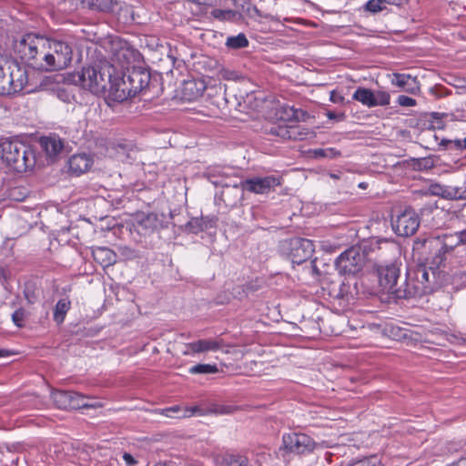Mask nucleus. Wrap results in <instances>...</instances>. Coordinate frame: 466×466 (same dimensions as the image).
I'll list each match as a JSON object with an SVG mask.
<instances>
[{
  "label": "nucleus",
  "instance_id": "nucleus-1",
  "mask_svg": "<svg viewBox=\"0 0 466 466\" xmlns=\"http://www.w3.org/2000/svg\"><path fill=\"white\" fill-rule=\"evenodd\" d=\"M15 56L28 66L42 71L66 68L73 57L72 47L64 41L26 34L13 44Z\"/></svg>",
  "mask_w": 466,
  "mask_h": 466
},
{
  "label": "nucleus",
  "instance_id": "nucleus-2",
  "mask_svg": "<svg viewBox=\"0 0 466 466\" xmlns=\"http://www.w3.org/2000/svg\"><path fill=\"white\" fill-rule=\"evenodd\" d=\"M151 76L143 67H132L116 74L115 82L109 89V96L117 102L125 101L140 94H146L150 88Z\"/></svg>",
  "mask_w": 466,
  "mask_h": 466
},
{
  "label": "nucleus",
  "instance_id": "nucleus-3",
  "mask_svg": "<svg viewBox=\"0 0 466 466\" xmlns=\"http://www.w3.org/2000/svg\"><path fill=\"white\" fill-rule=\"evenodd\" d=\"M382 244L390 245L397 249V247L387 239L371 238L360 246H352L341 253L335 261L336 269L340 275L358 274L367 262V252L380 249Z\"/></svg>",
  "mask_w": 466,
  "mask_h": 466
},
{
  "label": "nucleus",
  "instance_id": "nucleus-4",
  "mask_svg": "<svg viewBox=\"0 0 466 466\" xmlns=\"http://www.w3.org/2000/svg\"><path fill=\"white\" fill-rule=\"evenodd\" d=\"M112 70L113 65H109L107 61H100L93 66H84L74 76V82L96 95L106 90L109 92L116 76Z\"/></svg>",
  "mask_w": 466,
  "mask_h": 466
},
{
  "label": "nucleus",
  "instance_id": "nucleus-5",
  "mask_svg": "<svg viewBox=\"0 0 466 466\" xmlns=\"http://www.w3.org/2000/svg\"><path fill=\"white\" fill-rule=\"evenodd\" d=\"M2 160L14 171L22 173L35 164L34 149L19 140L5 139L0 143Z\"/></svg>",
  "mask_w": 466,
  "mask_h": 466
},
{
  "label": "nucleus",
  "instance_id": "nucleus-6",
  "mask_svg": "<svg viewBox=\"0 0 466 466\" xmlns=\"http://www.w3.org/2000/svg\"><path fill=\"white\" fill-rule=\"evenodd\" d=\"M26 86V70L17 62L0 56V95L20 92Z\"/></svg>",
  "mask_w": 466,
  "mask_h": 466
},
{
  "label": "nucleus",
  "instance_id": "nucleus-7",
  "mask_svg": "<svg viewBox=\"0 0 466 466\" xmlns=\"http://www.w3.org/2000/svg\"><path fill=\"white\" fill-rule=\"evenodd\" d=\"M106 50L110 54L109 65H113L112 72L116 75L127 70L129 66L139 58V53L126 40L118 36H111L105 43Z\"/></svg>",
  "mask_w": 466,
  "mask_h": 466
},
{
  "label": "nucleus",
  "instance_id": "nucleus-8",
  "mask_svg": "<svg viewBox=\"0 0 466 466\" xmlns=\"http://www.w3.org/2000/svg\"><path fill=\"white\" fill-rule=\"evenodd\" d=\"M305 115L303 110L296 109L294 106H280L276 112V116L279 120L289 124L285 127L279 125L277 135L284 139H303L307 133L302 131L301 127L296 123L304 119Z\"/></svg>",
  "mask_w": 466,
  "mask_h": 466
},
{
  "label": "nucleus",
  "instance_id": "nucleus-9",
  "mask_svg": "<svg viewBox=\"0 0 466 466\" xmlns=\"http://www.w3.org/2000/svg\"><path fill=\"white\" fill-rule=\"evenodd\" d=\"M401 263L393 260L390 263L380 264L377 267L379 285L382 291L395 296L398 299L407 298L405 284L398 286V279L400 276Z\"/></svg>",
  "mask_w": 466,
  "mask_h": 466
},
{
  "label": "nucleus",
  "instance_id": "nucleus-10",
  "mask_svg": "<svg viewBox=\"0 0 466 466\" xmlns=\"http://www.w3.org/2000/svg\"><path fill=\"white\" fill-rule=\"evenodd\" d=\"M425 245L430 248L435 249L433 264L440 267L446 259V255L451 253L455 248L461 245L459 231L444 234L425 240Z\"/></svg>",
  "mask_w": 466,
  "mask_h": 466
},
{
  "label": "nucleus",
  "instance_id": "nucleus-11",
  "mask_svg": "<svg viewBox=\"0 0 466 466\" xmlns=\"http://www.w3.org/2000/svg\"><path fill=\"white\" fill-rule=\"evenodd\" d=\"M282 441L283 447L287 451L296 454L309 453L319 446L328 447L325 441L317 444L307 434L297 432L285 434L282 438Z\"/></svg>",
  "mask_w": 466,
  "mask_h": 466
},
{
  "label": "nucleus",
  "instance_id": "nucleus-12",
  "mask_svg": "<svg viewBox=\"0 0 466 466\" xmlns=\"http://www.w3.org/2000/svg\"><path fill=\"white\" fill-rule=\"evenodd\" d=\"M407 273V279L405 281V292H407V298L420 296L427 292H430L431 289L429 287L430 272L423 267L420 266L413 271Z\"/></svg>",
  "mask_w": 466,
  "mask_h": 466
},
{
  "label": "nucleus",
  "instance_id": "nucleus-13",
  "mask_svg": "<svg viewBox=\"0 0 466 466\" xmlns=\"http://www.w3.org/2000/svg\"><path fill=\"white\" fill-rule=\"evenodd\" d=\"M420 220L419 215L411 208H406L392 219L394 232L401 237H409L416 233Z\"/></svg>",
  "mask_w": 466,
  "mask_h": 466
},
{
  "label": "nucleus",
  "instance_id": "nucleus-14",
  "mask_svg": "<svg viewBox=\"0 0 466 466\" xmlns=\"http://www.w3.org/2000/svg\"><path fill=\"white\" fill-rule=\"evenodd\" d=\"M285 249L291 262L299 265L312 257L314 245L309 239L295 238L286 243Z\"/></svg>",
  "mask_w": 466,
  "mask_h": 466
},
{
  "label": "nucleus",
  "instance_id": "nucleus-15",
  "mask_svg": "<svg viewBox=\"0 0 466 466\" xmlns=\"http://www.w3.org/2000/svg\"><path fill=\"white\" fill-rule=\"evenodd\" d=\"M280 184L279 177L274 175L255 177L241 182L243 190L255 194H265Z\"/></svg>",
  "mask_w": 466,
  "mask_h": 466
},
{
  "label": "nucleus",
  "instance_id": "nucleus-16",
  "mask_svg": "<svg viewBox=\"0 0 466 466\" xmlns=\"http://www.w3.org/2000/svg\"><path fill=\"white\" fill-rule=\"evenodd\" d=\"M51 398L59 409H81L88 406L84 401V396L75 391L56 390L52 392Z\"/></svg>",
  "mask_w": 466,
  "mask_h": 466
},
{
  "label": "nucleus",
  "instance_id": "nucleus-17",
  "mask_svg": "<svg viewBox=\"0 0 466 466\" xmlns=\"http://www.w3.org/2000/svg\"><path fill=\"white\" fill-rule=\"evenodd\" d=\"M137 230L143 235H147L157 229L162 223L156 213H141L137 216Z\"/></svg>",
  "mask_w": 466,
  "mask_h": 466
},
{
  "label": "nucleus",
  "instance_id": "nucleus-18",
  "mask_svg": "<svg viewBox=\"0 0 466 466\" xmlns=\"http://www.w3.org/2000/svg\"><path fill=\"white\" fill-rule=\"evenodd\" d=\"M92 165V157L86 153L75 154L68 159V169L76 176L88 171Z\"/></svg>",
  "mask_w": 466,
  "mask_h": 466
},
{
  "label": "nucleus",
  "instance_id": "nucleus-19",
  "mask_svg": "<svg viewBox=\"0 0 466 466\" xmlns=\"http://www.w3.org/2000/svg\"><path fill=\"white\" fill-rule=\"evenodd\" d=\"M390 83L410 94H416L420 91L417 78L409 74L395 73L391 76Z\"/></svg>",
  "mask_w": 466,
  "mask_h": 466
},
{
  "label": "nucleus",
  "instance_id": "nucleus-20",
  "mask_svg": "<svg viewBox=\"0 0 466 466\" xmlns=\"http://www.w3.org/2000/svg\"><path fill=\"white\" fill-rule=\"evenodd\" d=\"M433 195L440 196L446 199H464L466 198V189L462 190L457 187L434 184L431 187Z\"/></svg>",
  "mask_w": 466,
  "mask_h": 466
},
{
  "label": "nucleus",
  "instance_id": "nucleus-21",
  "mask_svg": "<svg viewBox=\"0 0 466 466\" xmlns=\"http://www.w3.org/2000/svg\"><path fill=\"white\" fill-rule=\"evenodd\" d=\"M40 146L48 157H56L63 149V142L61 138L56 135L41 137Z\"/></svg>",
  "mask_w": 466,
  "mask_h": 466
},
{
  "label": "nucleus",
  "instance_id": "nucleus-22",
  "mask_svg": "<svg viewBox=\"0 0 466 466\" xmlns=\"http://www.w3.org/2000/svg\"><path fill=\"white\" fill-rule=\"evenodd\" d=\"M92 255L94 259L104 268L112 266L116 261V253L106 247L93 248Z\"/></svg>",
  "mask_w": 466,
  "mask_h": 466
},
{
  "label": "nucleus",
  "instance_id": "nucleus-23",
  "mask_svg": "<svg viewBox=\"0 0 466 466\" xmlns=\"http://www.w3.org/2000/svg\"><path fill=\"white\" fill-rule=\"evenodd\" d=\"M223 462L227 466H261L258 461L250 462L248 457L242 453H227L223 457Z\"/></svg>",
  "mask_w": 466,
  "mask_h": 466
},
{
  "label": "nucleus",
  "instance_id": "nucleus-24",
  "mask_svg": "<svg viewBox=\"0 0 466 466\" xmlns=\"http://www.w3.org/2000/svg\"><path fill=\"white\" fill-rule=\"evenodd\" d=\"M83 5L91 10L110 12L114 9L115 0H83Z\"/></svg>",
  "mask_w": 466,
  "mask_h": 466
},
{
  "label": "nucleus",
  "instance_id": "nucleus-25",
  "mask_svg": "<svg viewBox=\"0 0 466 466\" xmlns=\"http://www.w3.org/2000/svg\"><path fill=\"white\" fill-rule=\"evenodd\" d=\"M211 15L219 21L228 22H236L241 18V14L232 9L215 8L211 11Z\"/></svg>",
  "mask_w": 466,
  "mask_h": 466
},
{
  "label": "nucleus",
  "instance_id": "nucleus-26",
  "mask_svg": "<svg viewBox=\"0 0 466 466\" xmlns=\"http://www.w3.org/2000/svg\"><path fill=\"white\" fill-rule=\"evenodd\" d=\"M352 98L368 107H373V90L359 87L354 92Z\"/></svg>",
  "mask_w": 466,
  "mask_h": 466
},
{
  "label": "nucleus",
  "instance_id": "nucleus-27",
  "mask_svg": "<svg viewBox=\"0 0 466 466\" xmlns=\"http://www.w3.org/2000/svg\"><path fill=\"white\" fill-rule=\"evenodd\" d=\"M431 127L434 129H443L445 126L453 121V116L448 113L434 112L431 115Z\"/></svg>",
  "mask_w": 466,
  "mask_h": 466
},
{
  "label": "nucleus",
  "instance_id": "nucleus-28",
  "mask_svg": "<svg viewBox=\"0 0 466 466\" xmlns=\"http://www.w3.org/2000/svg\"><path fill=\"white\" fill-rule=\"evenodd\" d=\"M69 309H70V301L69 300H67L66 299H59L55 307L54 320L57 324L62 323L64 321L65 317H66L67 311L69 310Z\"/></svg>",
  "mask_w": 466,
  "mask_h": 466
},
{
  "label": "nucleus",
  "instance_id": "nucleus-29",
  "mask_svg": "<svg viewBox=\"0 0 466 466\" xmlns=\"http://www.w3.org/2000/svg\"><path fill=\"white\" fill-rule=\"evenodd\" d=\"M226 46L231 49L244 48L248 46V40L245 34L239 33L237 35L228 36L226 41Z\"/></svg>",
  "mask_w": 466,
  "mask_h": 466
},
{
  "label": "nucleus",
  "instance_id": "nucleus-30",
  "mask_svg": "<svg viewBox=\"0 0 466 466\" xmlns=\"http://www.w3.org/2000/svg\"><path fill=\"white\" fill-rule=\"evenodd\" d=\"M226 345L222 343L221 339L215 340H198L191 345L190 350H218L224 348Z\"/></svg>",
  "mask_w": 466,
  "mask_h": 466
},
{
  "label": "nucleus",
  "instance_id": "nucleus-31",
  "mask_svg": "<svg viewBox=\"0 0 466 466\" xmlns=\"http://www.w3.org/2000/svg\"><path fill=\"white\" fill-rule=\"evenodd\" d=\"M373 107L375 106H385L390 102V95L389 92L384 90L373 91Z\"/></svg>",
  "mask_w": 466,
  "mask_h": 466
},
{
  "label": "nucleus",
  "instance_id": "nucleus-32",
  "mask_svg": "<svg viewBox=\"0 0 466 466\" xmlns=\"http://www.w3.org/2000/svg\"><path fill=\"white\" fill-rule=\"evenodd\" d=\"M384 0H369L361 8L365 12L377 14L385 9Z\"/></svg>",
  "mask_w": 466,
  "mask_h": 466
},
{
  "label": "nucleus",
  "instance_id": "nucleus-33",
  "mask_svg": "<svg viewBox=\"0 0 466 466\" xmlns=\"http://www.w3.org/2000/svg\"><path fill=\"white\" fill-rule=\"evenodd\" d=\"M218 367L211 364H198L189 369L191 373H216L218 372Z\"/></svg>",
  "mask_w": 466,
  "mask_h": 466
},
{
  "label": "nucleus",
  "instance_id": "nucleus-34",
  "mask_svg": "<svg viewBox=\"0 0 466 466\" xmlns=\"http://www.w3.org/2000/svg\"><path fill=\"white\" fill-rule=\"evenodd\" d=\"M208 410H203L198 406H193L189 408H185L183 410V413L181 415L176 416L177 418H189L193 415L205 416L208 415Z\"/></svg>",
  "mask_w": 466,
  "mask_h": 466
},
{
  "label": "nucleus",
  "instance_id": "nucleus-35",
  "mask_svg": "<svg viewBox=\"0 0 466 466\" xmlns=\"http://www.w3.org/2000/svg\"><path fill=\"white\" fill-rule=\"evenodd\" d=\"M12 319L16 327H18V328L23 327L25 325V311L22 309L15 310L12 314Z\"/></svg>",
  "mask_w": 466,
  "mask_h": 466
},
{
  "label": "nucleus",
  "instance_id": "nucleus-36",
  "mask_svg": "<svg viewBox=\"0 0 466 466\" xmlns=\"http://www.w3.org/2000/svg\"><path fill=\"white\" fill-rule=\"evenodd\" d=\"M351 466H381V463L376 457H371L357 461Z\"/></svg>",
  "mask_w": 466,
  "mask_h": 466
},
{
  "label": "nucleus",
  "instance_id": "nucleus-37",
  "mask_svg": "<svg viewBox=\"0 0 466 466\" xmlns=\"http://www.w3.org/2000/svg\"><path fill=\"white\" fill-rule=\"evenodd\" d=\"M397 102L400 106H405V107L415 106L417 104L415 99H413L410 96H404V95L399 96L397 98Z\"/></svg>",
  "mask_w": 466,
  "mask_h": 466
},
{
  "label": "nucleus",
  "instance_id": "nucleus-38",
  "mask_svg": "<svg viewBox=\"0 0 466 466\" xmlns=\"http://www.w3.org/2000/svg\"><path fill=\"white\" fill-rule=\"evenodd\" d=\"M183 410L184 409H182L181 406L175 405V406H172V407H169V408H166V409H162V410H156L155 412L159 413V414H167L168 412H172V413L182 412L183 413Z\"/></svg>",
  "mask_w": 466,
  "mask_h": 466
},
{
  "label": "nucleus",
  "instance_id": "nucleus-39",
  "mask_svg": "<svg viewBox=\"0 0 466 466\" xmlns=\"http://www.w3.org/2000/svg\"><path fill=\"white\" fill-rule=\"evenodd\" d=\"M208 414H225L229 413L230 409L228 407L215 406L212 409L208 410Z\"/></svg>",
  "mask_w": 466,
  "mask_h": 466
},
{
  "label": "nucleus",
  "instance_id": "nucleus-40",
  "mask_svg": "<svg viewBox=\"0 0 466 466\" xmlns=\"http://www.w3.org/2000/svg\"><path fill=\"white\" fill-rule=\"evenodd\" d=\"M211 182L216 185V186H221V187H237V184L236 183H231L230 181H228V177H222L221 179L219 180H211Z\"/></svg>",
  "mask_w": 466,
  "mask_h": 466
},
{
  "label": "nucleus",
  "instance_id": "nucleus-41",
  "mask_svg": "<svg viewBox=\"0 0 466 466\" xmlns=\"http://www.w3.org/2000/svg\"><path fill=\"white\" fill-rule=\"evenodd\" d=\"M123 460L127 466H135L137 464V461L130 453L127 452L123 454Z\"/></svg>",
  "mask_w": 466,
  "mask_h": 466
},
{
  "label": "nucleus",
  "instance_id": "nucleus-42",
  "mask_svg": "<svg viewBox=\"0 0 466 466\" xmlns=\"http://www.w3.org/2000/svg\"><path fill=\"white\" fill-rule=\"evenodd\" d=\"M326 116L330 120L341 121V120H344V118H345V115L343 113L337 114V113L332 112V111H328L326 113Z\"/></svg>",
  "mask_w": 466,
  "mask_h": 466
},
{
  "label": "nucleus",
  "instance_id": "nucleus-43",
  "mask_svg": "<svg viewBox=\"0 0 466 466\" xmlns=\"http://www.w3.org/2000/svg\"><path fill=\"white\" fill-rule=\"evenodd\" d=\"M335 153V150L332 149V148H329V149H318L315 151V155L317 157H331L333 156Z\"/></svg>",
  "mask_w": 466,
  "mask_h": 466
},
{
  "label": "nucleus",
  "instance_id": "nucleus-44",
  "mask_svg": "<svg viewBox=\"0 0 466 466\" xmlns=\"http://www.w3.org/2000/svg\"><path fill=\"white\" fill-rule=\"evenodd\" d=\"M330 100L333 103H341L344 100V97L340 95L336 94L334 91L330 93Z\"/></svg>",
  "mask_w": 466,
  "mask_h": 466
},
{
  "label": "nucleus",
  "instance_id": "nucleus-45",
  "mask_svg": "<svg viewBox=\"0 0 466 466\" xmlns=\"http://www.w3.org/2000/svg\"><path fill=\"white\" fill-rule=\"evenodd\" d=\"M454 142L457 147L466 149V137L464 138L456 139Z\"/></svg>",
  "mask_w": 466,
  "mask_h": 466
},
{
  "label": "nucleus",
  "instance_id": "nucleus-46",
  "mask_svg": "<svg viewBox=\"0 0 466 466\" xmlns=\"http://www.w3.org/2000/svg\"><path fill=\"white\" fill-rule=\"evenodd\" d=\"M461 245H466V228L459 231Z\"/></svg>",
  "mask_w": 466,
  "mask_h": 466
},
{
  "label": "nucleus",
  "instance_id": "nucleus-47",
  "mask_svg": "<svg viewBox=\"0 0 466 466\" xmlns=\"http://www.w3.org/2000/svg\"><path fill=\"white\" fill-rule=\"evenodd\" d=\"M451 466H466V457L460 459L458 461L451 464Z\"/></svg>",
  "mask_w": 466,
  "mask_h": 466
},
{
  "label": "nucleus",
  "instance_id": "nucleus-48",
  "mask_svg": "<svg viewBox=\"0 0 466 466\" xmlns=\"http://www.w3.org/2000/svg\"><path fill=\"white\" fill-rule=\"evenodd\" d=\"M405 0H384L386 4L399 5Z\"/></svg>",
  "mask_w": 466,
  "mask_h": 466
},
{
  "label": "nucleus",
  "instance_id": "nucleus-49",
  "mask_svg": "<svg viewBox=\"0 0 466 466\" xmlns=\"http://www.w3.org/2000/svg\"><path fill=\"white\" fill-rule=\"evenodd\" d=\"M15 351H0V359L13 355Z\"/></svg>",
  "mask_w": 466,
  "mask_h": 466
},
{
  "label": "nucleus",
  "instance_id": "nucleus-50",
  "mask_svg": "<svg viewBox=\"0 0 466 466\" xmlns=\"http://www.w3.org/2000/svg\"><path fill=\"white\" fill-rule=\"evenodd\" d=\"M166 417L174 418L175 416L172 415V412H168L167 414H163Z\"/></svg>",
  "mask_w": 466,
  "mask_h": 466
},
{
  "label": "nucleus",
  "instance_id": "nucleus-51",
  "mask_svg": "<svg viewBox=\"0 0 466 466\" xmlns=\"http://www.w3.org/2000/svg\"><path fill=\"white\" fill-rule=\"evenodd\" d=\"M360 187L364 188V184H363V183H360Z\"/></svg>",
  "mask_w": 466,
  "mask_h": 466
},
{
  "label": "nucleus",
  "instance_id": "nucleus-52",
  "mask_svg": "<svg viewBox=\"0 0 466 466\" xmlns=\"http://www.w3.org/2000/svg\"><path fill=\"white\" fill-rule=\"evenodd\" d=\"M327 457L328 460H330V454H327Z\"/></svg>",
  "mask_w": 466,
  "mask_h": 466
},
{
  "label": "nucleus",
  "instance_id": "nucleus-53",
  "mask_svg": "<svg viewBox=\"0 0 466 466\" xmlns=\"http://www.w3.org/2000/svg\"><path fill=\"white\" fill-rule=\"evenodd\" d=\"M156 466H166L165 464H157Z\"/></svg>",
  "mask_w": 466,
  "mask_h": 466
},
{
  "label": "nucleus",
  "instance_id": "nucleus-54",
  "mask_svg": "<svg viewBox=\"0 0 466 466\" xmlns=\"http://www.w3.org/2000/svg\"><path fill=\"white\" fill-rule=\"evenodd\" d=\"M463 341H465V342H466V339H463ZM461 346H466V343H465V344H461Z\"/></svg>",
  "mask_w": 466,
  "mask_h": 466
}]
</instances>
